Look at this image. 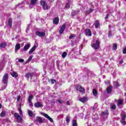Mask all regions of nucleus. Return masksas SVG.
I'll list each match as a JSON object with an SVG mask.
<instances>
[{"instance_id": "b1692460", "label": "nucleus", "mask_w": 126, "mask_h": 126, "mask_svg": "<svg viewBox=\"0 0 126 126\" xmlns=\"http://www.w3.org/2000/svg\"><path fill=\"white\" fill-rule=\"evenodd\" d=\"M28 115L30 117H33V116L34 115V114H33V112H32V111L30 110H28Z\"/></svg>"}, {"instance_id": "1a4fd4ad", "label": "nucleus", "mask_w": 126, "mask_h": 126, "mask_svg": "<svg viewBox=\"0 0 126 126\" xmlns=\"http://www.w3.org/2000/svg\"><path fill=\"white\" fill-rule=\"evenodd\" d=\"M64 30H65V24H64L60 28V30L59 31L60 34H63V31H64Z\"/></svg>"}, {"instance_id": "680f3d73", "label": "nucleus", "mask_w": 126, "mask_h": 126, "mask_svg": "<svg viewBox=\"0 0 126 126\" xmlns=\"http://www.w3.org/2000/svg\"><path fill=\"white\" fill-rule=\"evenodd\" d=\"M125 1H126V0H125Z\"/></svg>"}, {"instance_id": "8fccbe9b", "label": "nucleus", "mask_w": 126, "mask_h": 126, "mask_svg": "<svg viewBox=\"0 0 126 126\" xmlns=\"http://www.w3.org/2000/svg\"><path fill=\"white\" fill-rule=\"evenodd\" d=\"M29 105L31 107H33V103H32V101H31V102H29Z\"/></svg>"}, {"instance_id": "5701e85b", "label": "nucleus", "mask_w": 126, "mask_h": 126, "mask_svg": "<svg viewBox=\"0 0 126 126\" xmlns=\"http://www.w3.org/2000/svg\"><path fill=\"white\" fill-rule=\"evenodd\" d=\"M79 101L80 102H82V103H84V102H86L87 98L86 97H81L79 98Z\"/></svg>"}, {"instance_id": "2f4dec72", "label": "nucleus", "mask_w": 126, "mask_h": 126, "mask_svg": "<svg viewBox=\"0 0 126 126\" xmlns=\"http://www.w3.org/2000/svg\"><path fill=\"white\" fill-rule=\"evenodd\" d=\"M108 114H109V112L107 110L106 111L101 112V115H103V116H107Z\"/></svg>"}, {"instance_id": "13d9d810", "label": "nucleus", "mask_w": 126, "mask_h": 126, "mask_svg": "<svg viewBox=\"0 0 126 126\" xmlns=\"http://www.w3.org/2000/svg\"><path fill=\"white\" fill-rule=\"evenodd\" d=\"M106 83H107L108 84H110V82L109 81H107Z\"/></svg>"}, {"instance_id": "4d7b16f0", "label": "nucleus", "mask_w": 126, "mask_h": 126, "mask_svg": "<svg viewBox=\"0 0 126 126\" xmlns=\"http://www.w3.org/2000/svg\"><path fill=\"white\" fill-rule=\"evenodd\" d=\"M124 63V61H123V60H122V61H121L119 63H120V64H122V63Z\"/></svg>"}, {"instance_id": "49530a36", "label": "nucleus", "mask_w": 126, "mask_h": 126, "mask_svg": "<svg viewBox=\"0 0 126 126\" xmlns=\"http://www.w3.org/2000/svg\"><path fill=\"white\" fill-rule=\"evenodd\" d=\"M121 123L123 124V125H126V121L121 120Z\"/></svg>"}, {"instance_id": "bb28decb", "label": "nucleus", "mask_w": 126, "mask_h": 126, "mask_svg": "<svg viewBox=\"0 0 126 126\" xmlns=\"http://www.w3.org/2000/svg\"><path fill=\"white\" fill-rule=\"evenodd\" d=\"M72 126H77V122L75 120H72Z\"/></svg>"}, {"instance_id": "79ce46f5", "label": "nucleus", "mask_w": 126, "mask_h": 126, "mask_svg": "<svg viewBox=\"0 0 126 126\" xmlns=\"http://www.w3.org/2000/svg\"><path fill=\"white\" fill-rule=\"evenodd\" d=\"M111 109L113 110H116V105L113 104L111 106Z\"/></svg>"}, {"instance_id": "f3484780", "label": "nucleus", "mask_w": 126, "mask_h": 126, "mask_svg": "<svg viewBox=\"0 0 126 126\" xmlns=\"http://www.w3.org/2000/svg\"><path fill=\"white\" fill-rule=\"evenodd\" d=\"M6 45H7V43H6V42H5L1 43L0 44V48H1V49H2L5 48V47H6Z\"/></svg>"}, {"instance_id": "4c0bfd02", "label": "nucleus", "mask_w": 126, "mask_h": 126, "mask_svg": "<svg viewBox=\"0 0 126 126\" xmlns=\"http://www.w3.org/2000/svg\"><path fill=\"white\" fill-rule=\"evenodd\" d=\"M19 114L21 116H22L23 115V114L22 113V110H21V107H20L19 108Z\"/></svg>"}, {"instance_id": "4468645a", "label": "nucleus", "mask_w": 126, "mask_h": 126, "mask_svg": "<svg viewBox=\"0 0 126 126\" xmlns=\"http://www.w3.org/2000/svg\"><path fill=\"white\" fill-rule=\"evenodd\" d=\"M37 48V46L36 45H34L33 46V47L29 51V55H31L32 53L34 52L36 50V48Z\"/></svg>"}, {"instance_id": "603ef678", "label": "nucleus", "mask_w": 126, "mask_h": 126, "mask_svg": "<svg viewBox=\"0 0 126 126\" xmlns=\"http://www.w3.org/2000/svg\"><path fill=\"white\" fill-rule=\"evenodd\" d=\"M66 105H67L68 106H70V103L69 102V101H67L66 102Z\"/></svg>"}, {"instance_id": "c03bdc74", "label": "nucleus", "mask_w": 126, "mask_h": 126, "mask_svg": "<svg viewBox=\"0 0 126 126\" xmlns=\"http://www.w3.org/2000/svg\"><path fill=\"white\" fill-rule=\"evenodd\" d=\"M33 58V56H30L28 59L29 62H30L32 60V58Z\"/></svg>"}, {"instance_id": "39448f33", "label": "nucleus", "mask_w": 126, "mask_h": 126, "mask_svg": "<svg viewBox=\"0 0 126 126\" xmlns=\"http://www.w3.org/2000/svg\"><path fill=\"white\" fill-rule=\"evenodd\" d=\"M8 80V74H5L2 78V82L4 84H7V82Z\"/></svg>"}, {"instance_id": "c756f323", "label": "nucleus", "mask_w": 126, "mask_h": 126, "mask_svg": "<svg viewBox=\"0 0 126 126\" xmlns=\"http://www.w3.org/2000/svg\"><path fill=\"white\" fill-rule=\"evenodd\" d=\"M93 9H91L90 8L89 10H87L86 12V14H90V13H91V12H92L93 11Z\"/></svg>"}, {"instance_id": "4be33fe9", "label": "nucleus", "mask_w": 126, "mask_h": 126, "mask_svg": "<svg viewBox=\"0 0 126 126\" xmlns=\"http://www.w3.org/2000/svg\"><path fill=\"white\" fill-rule=\"evenodd\" d=\"M93 94L95 96V97H96L97 95H98V92H97V90H96V89H94L93 90Z\"/></svg>"}, {"instance_id": "a19ab883", "label": "nucleus", "mask_w": 126, "mask_h": 126, "mask_svg": "<svg viewBox=\"0 0 126 126\" xmlns=\"http://www.w3.org/2000/svg\"><path fill=\"white\" fill-rule=\"evenodd\" d=\"M126 115H124L122 116V120H125L126 121Z\"/></svg>"}, {"instance_id": "a18cd8bd", "label": "nucleus", "mask_w": 126, "mask_h": 126, "mask_svg": "<svg viewBox=\"0 0 126 126\" xmlns=\"http://www.w3.org/2000/svg\"><path fill=\"white\" fill-rule=\"evenodd\" d=\"M97 107H98V104L97 103H95L94 105V109H97Z\"/></svg>"}, {"instance_id": "f03ea898", "label": "nucleus", "mask_w": 126, "mask_h": 126, "mask_svg": "<svg viewBox=\"0 0 126 126\" xmlns=\"http://www.w3.org/2000/svg\"><path fill=\"white\" fill-rule=\"evenodd\" d=\"M14 117L16 120H17V123H21L23 120L22 118H21V116H20V115H19V114L17 113H15L14 114Z\"/></svg>"}, {"instance_id": "3c124183", "label": "nucleus", "mask_w": 126, "mask_h": 126, "mask_svg": "<svg viewBox=\"0 0 126 126\" xmlns=\"http://www.w3.org/2000/svg\"><path fill=\"white\" fill-rule=\"evenodd\" d=\"M20 98H21L20 95H19V96H18V97H17V101L18 102H19V101L20 100Z\"/></svg>"}, {"instance_id": "20e7f679", "label": "nucleus", "mask_w": 126, "mask_h": 126, "mask_svg": "<svg viewBox=\"0 0 126 126\" xmlns=\"http://www.w3.org/2000/svg\"><path fill=\"white\" fill-rule=\"evenodd\" d=\"M76 90L79 92H81V93H82L83 94H85V89L81 87V86L80 85L77 86L76 87Z\"/></svg>"}, {"instance_id": "c9c22d12", "label": "nucleus", "mask_w": 126, "mask_h": 126, "mask_svg": "<svg viewBox=\"0 0 126 126\" xmlns=\"http://www.w3.org/2000/svg\"><path fill=\"white\" fill-rule=\"evenodd\" d=\"M77 13V11H74L71 13L72 16H74L76 15V14Z\"/></svg>"}, {"instance_id": "a211bd4d", "label": "nucleus", "mask_w": 126, "mask_h": 126, "mask_svg": "<svg viewBox=\"0 0 126 126\" xmlns=\"http://www.w3.org/2000/svg\"><path fill=\"white\" fill-rule=\"evenodd\" d=\"M21 48L20 44L18 43L15 45V51L17 52Z\"/></svg>"}, {"instance_id": "9b49d317", "label": "nucleus", "mask_w": 126, "mask_h": 126, "mask_svg": "<svg viewBox=\"0 0 126 126\" xmlns=\"http://www.w3.org/2000/svg\"><path fill=\"white\" fill-rule=\"evenodd\" d=\"M86 36H89L90 37L92 36V32L89 29H87L86 32Z\"/></svg>"}, {"instance_id": "cd10ccee", "label": "nucleus", "mask_w": 126, "mask_h": 126, "mask_svg": "<svg viewBox=\"0 0 126 126\" xmlns=\"http://www.w3.org/2000/svg\"><path fill=\"white\" fill-rule=\"evenodd\" d=\"M70 116H66V122L67 124H69V122L70 121Z\"/></svg>"}, {"instance_id": "7ed1b4c3", "label": "nucleus", "mask_w": 126, "mask_h": 126, "mask_svg": "<svg viewBox=\"0 0 126 126\" xmlns=\"http://www.w3.org/2000/svg\"><path fill=\"white\" fill-rule=\"evenodd\" d=\"M92 47L94 49H95V50H98V49H99V48H100V41H99V40H96L95 43L93 44L92 45Z\"/></svg>"}, {"instance_id": "5fc2aeb1", "label": "nucleus", "mask_w": 126, "mask_h": 126, "mask_svg": "<svg viewBox=\"0 0 126 126\" xmlns=\"http://www.w3.org/2000/svg\"><path fill=\"white\" fill-rule=\"evenodd\" d=\"M123 54H126V48L123 50Z\"/></svg>"}, {"instance_id": "7c9ffc66", "label": "nucleus", "mask_w": 126, "mask_h": 126, "mask_svg": "<svg viewBox=\"0 0 126 126\" xmlns=\"http://www.w3.org/2000/svg\"><path fill=\"white\" fill-rule=\"evenodd\" d=\"M33 98V95L31 94L29 96V102H31L32 101V98Z\"/></svg>"}, {"instance_id": "37998d69", "label": "nucleus", "mask_w": 126, "mask_h": 126, "mask_svg": "<svg viewBox=\"0 0 126 126\" xmlns=\"http://www.w3.org/2000/svg\"><path fill=\"white\" fill-rule=\"evenodd\" d=\"M29 73H28L25 75V77H26V78H28V79H29Z\"/></svg>"}, {"instance_id": "a878e982", "label": "nucleus", "mask_w": 126, "mask_h": 126, "mask_svg": "<svg viewBox=\"0 0 126 126\" xmlns=\"http://www.w3.org/2000/svg\"><path fill=\"white\" fill-rule=\"evenodd\" d=\"M11 75L13 77H17L18 74L15 72H13L12 73H11Z\"/></svg>"}, {"instance_id": "f257e3e1", "label": "nucleus", "mask_w": 126, "mask_h": 126, "mask_svg": "<svg viewBox=\"0 0 126 126\" xmlns=\"http://www.w3.org/2000/svg\"><path fill=\"white\" fill-rule=\"evenodd\" d=\"M40 4L42 5V8L43 9H44V10H48V9H50V8H51V6L48 5L47 2H46V1L44 0H41Z\"/></svg>"}, {"instance_id": "de8ad7c7", "label": "nucleus", "mask_w": 126, "mask_h": 126, "mask_svg": "<svg viewBox=\"0 0 126 126\" xmlns=\"http://www.w3.org/2000/svg\"><path fill=\"white\" fill-rule=\"evenodd\" d=\"M112 36V32L109 31L108 32V37H111Z\"/></svg>"}, {"instance_id": "dca6fc26", "label": "nucleus", "mask_w": 126, "mask_h": 126, "mask_svg": "<svg viewBox=\"0 0 126 126\" xmlns=\"http://www.w3.org/2000/svg\"><path fill=\"white\" fill-rule=\"evenodd\" d=\"M8 25L10 28L12 27V19L11 18L9 19L8 21Z\"/></svg>"}, {"instance_id": "9d476101", "label": "nucleus", "mask_w": 126, "mask_h": 126, "mask_svg": "<svg viewBox=\"0 0 126 126\" xmlns=\"http://www.w3.org/2000/svg\"><path fill=\"white\" fill-rule=\"evenodd\" d=\"M113 89V87L111 85L109 86L106 88V92L107 94H110L111 92H112V90Z\"/></svg>"}, {"instance_id": "f704fd0d", "label": "nucleus", "mask_w": 126, "mask_h": 126, "mask_svg": "<svg viewBox=\"0 0 126 126\" xmlns=\"http://www.w3.org/2000/svg\"><path fill=\"white\" fill-rule=\"evenodd\" d=\"M76 35L75 34H71L69 36V39L70 40H71V39H72V38H74L75 37H76Z\"/></svg>"}, {"instance_id": "2eb2a0df", "label": "nucleus", "mask_w": 126, "mask_h": 126, "mask_svg": "<svg viewBox=\"0 0 126 126\" xmlns=\"http://www.w3.org/2000/svg\"><path fill=\"white\" fill-rule=\"evenodd\" d=\"M30 46H31V45H30V44H26L25 45V46L24 47L23 51H27L28 50V49H29V48H30Z\"/></svg>"}, {"instance_id": "c85d7f7f", "label": "nucleus", "mask_w": 126, "mask_h": 126, "mask_svg": "<svg viewBox=\"0 0 126 126\" xmlns=\"http://www.w3.org/2000/svg\"><path fill=\"white\" fill-rule=\"evenodd\" d=\"M113 84L115 87H116V88H118V87H120V84H119V83L117 82H114Z\"/></svg>"}, {"instance_id": "72a5a7b5", "label": "nucleus", "mask_w": 126, "mask_h": 126, "mask_svg": "<svg viewBox=\"0 0 126 126\" xmlns=\"http://www.w3.org/2000/svg\"><path fill=\"white\" fill-rule=\"evenodd\" d=\"M57 102H59V104H64V101L62 99L57 100Z\"/></svg>"}, {"instance_id": "0eeeda50", "label": "nucleus", "mask_w": 126, "mask_h": 126, "mask_svg": "<svg viewBox=\"0 0 126 126\" xmlns=\"http://www.w3.org/2000/svg\"><path fill=\"white\" fill-rule=\"evenodd\" d=\"M43 103L40 102H37L34 104V107L35 108H41L42 107H43Z\"/></svg>"}, {"instance_id": "473e14b6", "label": "nucleus", "mask_w": 126, "mask_h": 126, "mask_svg": "<svg viewBox=\"0 0 126 126\" xmlns=\"http://www.w3.org/2000/svg\"><path fill=\"white\" fill-rule=\"evenodd\" d=\"M66 56H67V54L66 53V52H63V53L62 54V58H63V59H64V58H65Z\"/></svg>"}, {"instance_id": "ea45409f", "label": "nucleus", "mask_w": 126, "mask_h": 126, "mask_svg": "<svg viewBox=\"0 0 126 126\" xmlns=\"http://www.w3.org/2000/svg\"><path fill=\"white\" fill-rule=\"evenodd\" d=\"M65 8H69L70 7V6L69 5V4L68 3H67L65 6Z\"/></svg>"}, {"instance_id": "412c9836", "label": "nucleus", "mask_w": 126, "mask_h": 126, "mask_svg": "<svg viewBox=\"0 0 126 126\" xmlns=\"http://www.w3.org/2000/svg\"><path fill=\"white\" fill-rule=\"evenodd\" d=\"M94 26L95 28H98V27L100 26V22L99 21H96L95 22H94Z\"/></svg>"}, {"instance_id": "393cba45", "label": "nucleus", "mask_w": 126, "mask_h": 126, "mask_svg": "<svg viewBox=\"0 0 126 126\" xmlns=\"http://www.w3.org/2000/svg\"><path fill=\"white\" fill-rule=\"evenodd\" d=\"M6 114L5 113V111H2L0 114V117L1 118H3V117H5Z\"/></svg>"}, {"instance_id": "ddd939ff", "label": "nucleus", "mask_w": 126, "mask_h": 126, "mask_svg": "<svg viewBox=\"0 0 126 126\" xmlns=\"http://www.w3.org/2000/svg\"><path fill=\"white\" fill-rule=\"evenodd\" d=\"M59 21H60V19L58 17H56L53 20V24L55 25H58V24H59Z\"/></svg>"}, {"instance_id": "052dcab7", "label": "nucleus", "mask_w": 126, "mask_h": 126, "mask_svg": "<svg viewBox=\"0 0 126 126\" xmlns=\"http://www.w3.org/2000/svg\"><path fill=\"white\" fill-rule=\"evenodd\" d=\"M109 28H111V25L109 26Z\"/></svg>"}, {"instance_id": "f8f14e48", "label": "nucleus", "mask_w": 126, "mask_h": 126, "mask_svg": "<svg viewBox=\"0 0 126 126\" xmlns=\"http://www.w3.org/2000/svg\"><path fill=\"white\" fill-rule=\"evenodd\" d=\"M117 102V106H121V105H123V103H124V100L122 99H119L118 100H116Z\"/></svg>"}, {"instance_id": "6ab92c4d", "label": "nucleus", "mask_w": 126, "mask_h": 126, "mask_svg": "<svg viewBox=\"0 0 126 126\" xmlns=\"http://www.w3.org/2000/svg\"><path fill=\"white\" fill-rule=\"evenodd\" d=\"M36 122H37L38 123H39L40 124H42V123H43V119H42V118L40 117H37Z\"/></svg>"}, {"instance_id": "09e8293b", "label": "nucleus", "mask_w": 126, "mask_h": 126, "mask_svg": "<svg viewBox=\"0 0 126 126\" xmlns=\"http://www.w3.org/2000/svg\"><path fill=\"white\" fill-rule=\"evenodd\" d=\"M18 62L19 63H23V62H24V60H23V59H19Z\"/></svg>"}, {"instance_id": "58836bf2", "label": "nucleus", "mask_w": 126, "mask_h": 126, "mask_svg": "<svg viewBox=\"0 0 126 126\" xmlns=\"http://www.w3.org/2000/svg\"><path fill=\"white\" fill-rule=\"evenodd\" d=\"M52 84H54L55 83L57 82V81L55 79H51Z\"/></svg>"}, {"instance_id": "864d4df0", "label": "nucleus", "mask_w": 126, "mask_h": 126, "mask_svg": "<svg viewBox=\"0 0 126 126\" xmlns=\"http://www.w3.org/2000/svg\"><path fill=\"white\" fill-rule=\"evenodd\" d=\"M29 76L32 77L33 76V73H29Z\"/></svg>"}, {"instance_id": "423d86ee", "label": "nucleus", "mask_w": 126, "mask_h": 126, "mask_svg": "<svg viewBox=\"0 0 126 126\" xmlns=\"http://www.w3.org/2000/svg\"><path fill=\"white\" fill-rule=\"evenodd\" d=\"M35 34L37 36H38L39 37H44L45 35H46V33H45V32H40L39 31H37L35 32Z\"/></svg>"}, {"instance_id": "6e6552de", "label": "nucleus", "mask_w": 126, "mask_h": 126, "mask_svg": "<svg viewBox=\"0 0 126 126\" xmlns=\"http://www.w3.org/2000/svg\"><path fill=\"white\" fill-rule=\"evenodd\" d=\"M42 115H43V116L45 117V118H46V119H48V120H49V121H50V122H51V123H53L54 122V120H53V119H52V118L50 117V116H49V115H48V114H47L46 113H42Z\"/></svg>"}, {"instance_id": "aec40b11", "label": "nucleus", "mask_w": 126, "mask_h": 126, "mask_svg": "<svg viewBox=\"0 0 126 126\" xmlns=\"http://www.w3.org/2000/svg\"><path fill=\"white\" fill-rule=\"evenodd\" d=\"M37 1H38V0H31V5H35L36 4V3H37Z\"/></svg>"}, {"instance_id": "bf43d9fd", "label": "nucleus", "mask_w": 126, "mask_h": 126, "mask_svg": "<svg viewBox=\"0 0 126 126\" xmlns=\"http://www.w3.org/2000/svg\"><path fill=\"white\" fill-rule=\"evenodd\" d=\"M1 107H2V105L1 103H0V109H1Z\"/></svg>"}, {"instance_id": "e433bc0d", "label": "nucleus", "mask_w": 126, "mask_h": 126, "mask_svg": "<svg viewBox=\"0 0 126 126\" xmlns=\"http://www.w3.org/2000/svg\"><path fill=\"white\" fill-rule=\"evenodd\" d=\"M113 50H117V44L116 43L113 44Z\"/></svg>"}, {"instance_id": "6e6d98bb", "label": "nucleus", "mask_w": 126, "mask_h": 126, "mask_svg": "<svg viewBox=\"0 0 126 126\" xmlns=\"http://www.w3.org/2000/svg\"><path fill=\"white\" fill-rule=\"evenodd\" d=\"M109 18V14H107L106 15V16L105 17V19H107V18Z\"/></svg>"}]
</instances>
